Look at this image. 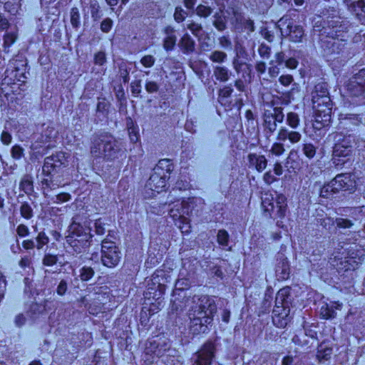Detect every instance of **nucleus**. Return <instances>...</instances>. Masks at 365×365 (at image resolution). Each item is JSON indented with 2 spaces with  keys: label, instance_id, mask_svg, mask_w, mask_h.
Returning <instances> with one entry per match:
<instances>
[{
  "label": "nucleus",
  "instance_id": "33",
  "mask_svg": "<svg viewBox=\"0 0 365 365\" xmlns=\"http://www.w3.org/2000/svg\"><path fill=\"white\" fill-rule=\"evenodd\" d=\"M21 0H0L4 4L5 10L12 15H15L20 9Z\"/></svg>",
  "mask_w": 365,
  "mask_h": 365
},
{
  "label": "nucleus",
  "instance_id": "62",
  "mask_svg": "<svg viewBox=\"0 0 365 365\" xmlns=\"http://www.w3.org/2000/svg\"><path fill=\"white\" fill-rule=\"evenodd\" d=\"M71 200V195L67 192H61L56 196L54 202L61 203L68 202Z\"/></svg>",
  "mask_w": 365,
  "mask_h": 365
},
{
  "label": "nucleus",
  "instance_id": "42",
  "mask_svg": "<svg viewBox=\"0 0 365 365\" xmlns=\"http://www.w3.org/2000/svg\"><path fill=\"white\" fill-rule=\"evenodd\" d=\"M229 234L225 230H220L217 235V241L222 246H227L229 242Z\"/></svg>",
  "mask_w": 365,
  "mask_h": 365
},
{
  "label": "nucleus",
  "instance_id": "48",
  "mask_svg": "<svg viewBox=\"0 0 365 365\" xmlns=\"http://www.w3.org/2000/svg\"><path fill=\"white\" fill-rule=\"evenodd\" d=\"M21 215L26 219H30L33 216V210L28 203H23L20 208Z\"/></svg>",
  "mask_w": 365,
  "mask_h": 365
},
{
  "label": "nucleus",
  "instance_id": "28",
  "mask_svg": "<svg viewBox=\"0 0 365 365\" xmlns=\"http://www.w3.org/2000/svg\"><path fill=\"white\" fill-rule=\"evenodd\" d=\"M187 29H189L192 34L198 38L199 41H200L203 38L205 39L207 38L210 40V38L207 35H205V31H203L201 24L192 21L187 23Z\"/></svg>",
  "mask_w": 365,
  "mask_h": 365
},
{
  "label": "nucleus",
  "instance_id": "58",
  "mask_svg": "<svg viewBox=\"0 0 365 365\" xmlns=\"http://www.w3.org/2000/svg\"><path fill=\"white\" fill-rule=\"evenodd\" d=\"M96 233L102 235L105 233V224L101 218L96 220L94 223Z\"/></svg>",
  "mask_w": 365,
  "mask_h": 365
},
{
  "label": "nucleus",
  "instance_id": "32",
  "mask_svg": "<svg viewBox=\"0 0 365 365\" xmlns=\"http://www.w3.org/2000/svg\"><path fill=\"white\" fill-rule=\"evenodd\" d=\"M335 188H337L335 185H334V181L331 180L329 182L324 185L320 190L319 195L322 197L329 198L333 196V195L339 192V191L335 190Z\"/></svg>",
  "mask_w": 365,
  "mask_h": 365
},
{
  "label": "nucleus",
  "instance_id": "24",
  "mask_svg": "<svg viewBox=\"0 0 365 365\" xmlns=\"http://www.w3.org/2000/svg\"><path fill=\"white\" fill-rule=\"evenodd\" d=\"M329 97L327 89V85L325 83H320L314 86V90L312 93V103H320L324 101V98Z\"/></svg>",
  "mask_w": 365,
  "mask_h": 365
},
{
  "label": "nucleus",
  "instance_id": "21",
  "mask_svg": "<svg viewBox=\"0 0 365 365\" xmlns=\"http://www.w3.org/2000/svg\"><path fill=\"white\" fill-rule=\"evenodd\" d=\"M349 9L354 13L357 19L365 24V1L364 0H344Z\"/></svg>",
  "mask_w": 365,
  "mask_h": 365
},
{
  "label": "nucleus",
  "instance_id": "7",
  "mask_svg": "<svg viewBox=\"0 0 365 365\" xmlns=\"http://www.w3.org/2000/svg\"><path fill=\"white\" fill-rule=\"evenodd\" d=\"M331 108L330 97L324 98V101H320V103H313L312 125L314 129L319 130L329 125Z\"/></svg>",
  "mask_w": 365,
  "mask_h": 365
},
{
  "label": "nucleus",
  "instance_id": "34",
  "mask_svg": "<svg viewBox=\"0 0 365 365\" xmlns=\"http://www.w3.org/2000/svg\"><path fill=\"white\" fill-rule=\"evenodd\" d=\"M57 131L53 126H47L41 134L42 143H51L57 137Z\"/></svg>",
  "mask_w": 365,
  "mask_h": 365
},
{
  "label": "nucleus",
  "instance_id": "29",
  "mask_svg": "<svg viewBox=\"0 0 365 365\" xmlns=\"http://www.w3.org/2000/svg\"><path fill=\"white\" fill-rule=\"evenodd\" d=\"M289 295V288L284 287L279 289L275 299V306L289 307L287 298Z\"/></svg>",
  "mask_w": 365,
  "mask_h": 365
},
{
  "label": "nucleus",
  "instance_id": "55",
  "mask_svg": "<svg viewBox=\"0 0 365 365\" xmlns=\"http://www.w3.org/2000/svg\"><path fill=\"white\" fill-rule=\"evenodd\" d=\"M106 61V53L103 51H98L94 56V62L96 65L103 66Z\"/></svg>",
  "mask_w": 365,
  "mask_h": 365
},
{
  "label": "nucleus",
  "instance_id": "26",
  "mask_svg": "<svg viewBox=\"0 0 365 365\" xmlns=\"http://www.w3.org/2000/svg\"><path fill=\"white\" fill-rule=\"evenodd\" d=\"M173 164L170 159H161L153 169V172L159 173L170 178V173L173 170Z\"/></svg>",
  "mask_w": 365,
  "mask_h": 365
},
{
  "label": "nucleus",
  "instance_id": "3",
  "mask_svg": "<svg viewBox=\"0 0 365 365\" xmlns=\"http://www.w3.org/2000/svg\"><path fill=\"white\" fill-rule=\"evenodd\" d=\"M262 207L264 213L273 218H284L287 210V200L284 194H277L274 197L269 192L262 196Z\"/></svg>",
  "mask_w": 365,
  "mask_h": 365
},
{
  "label": "nucleus",
  "instance_id": "5",
  "mask_svg": "<svg viewBox=\"0 0 365 365\" xmlns=\"http://www.w3.org/2000/svg\"><path fill=\"white\" fill-rule=\"evenodd\" d=\"M319 31L332 39H337L341 41H346L345 37L348 32L349 21L338 15L328 16L327 20L324 21Z\"/></svg>",
  "mask_w": 365,
  "mask_h": 365
},
{
  "label": "nucleus",
  "instance_id": "10",
  "mask_svg": "<svg viewBox=\"0 0 365 365\" xmlns=\"http://www.w3.org/2000/svg\"><path fill=\"white\" fill-rule=\"evenodd\" d=\"M69 155L65 152L59 151L48 156L44 159L43 173L47 175L56 173L68 165Z\"/></svg>",
  "mask_w": 365,
  "mask_h": 365
},
{
  "label": "nucleus",
  "instance_id": "2",
  "mask_svg": "<svg viewBox=\"0 0 365 365\" xmlns=\"http://www.w3.org/2000/svg\"><path fill=\"white\" fill-rule=\"evenodd\" d=\"M329 137L335 142L333 148L332 160L336 165H342L348 161L353 153L352 139L341 133H333Z\"/></svg>",
  "mask_w": 365,
  "mask_h": 365
},
{
  "label": "nucleus",
  "instance_id": "64",
  "mask_svg": "<svg viewBox=\"0 0 365 365\" xmlns=\"http://www.w3.org/2000/svg\"><path fill=\"white\" fill-rule=\"evenodd\" d=\"M272 172L276 176H280L283 174L284 169L281 163L277 161L274 163Z\"/></svg>",
  "mask_w": 365,
  "mask_h": 365
},
{
  "label": "nucleus",
  "instance_id": "52",
  "mask_svg": "<svg viewBox=\"0 0 365 365\" xmlns=\"http://www.w3.org/2000/svg\"><path fill=\"white\" fill-rule=\"evenodd\" d=\"M187 13L181 8L176 7L174 13V18L177 22H182L185 20Z\"/></svg>",
  "mask_w": 365,
  "mask_h": 365
},
{
  "label": "nucleus",
  "instance_id": "11",
  "mask_svg": "<svg viewBox=\"0 0 365 365\" xmlns=\"http://www.w3.org/2000/svg\"><path fill=\"white\" fill-rule=\"evenodd\" d=\"M191 312L200 315L205 316V323H212L215 314L217 312V305L214 298L208 295H202L198 299L197 305Z\"/></svg>",
  "mask_w": 365,
  "mask_h": 365
},
{
  "label": "nucleus",
  "instance_id": "54",
  "mask_svg": "<svg viewBox=\"0 0 365 365\" xmlns=\"http://www.w3.org/2000/svg\"><path fill=\"white\" fill-rule=\"evenodd\" d=\"M113 26V21L110 18L103 19L101 24V30L103 33H108Z\"/></svg>",
  "mask_w": 365,
  "mask_h": 365
},
{
  "label": "nucleus",
  "instance_id": "40",
  "mask_svg": "<svg viewBox=\"0 0 365 365\" xmlns=\"http://www.w3.org/2000/svg\"><path fill=\"white\" fill-rule=\"evenodd\" d=\"M237 21H240V23L242 24V29H244L247 31H254L255 26L254 22L250 19H245L242 16L236 18Z\"/></svg>",
  "mask_w": 365,
  "mask_h": 365
},
{
  "label": "nucleus",
  "instance_id": "15",
  "mask_svg": "<svg viewBox=\"0 0 365 365\" xmlns=\"http://www.w3.org/2000/svg\"><path fill=\"white\" fill-rule=\"evenodd\" d=\"M168 179V176L153 172L145 184V188L152 191L153 195L160 193L165 190Z\"/></svg>",
  "mask_w": 365,
  "mask_h": 365
},
{
  "label": "nucleus",
  "instance_id": "18",
  "mask_svg": "<svg viewBox=\"0 0 365 365\" xmlns=\"http://www.w3.org/2000/svg\"><path fill=\"white\" fill-rule=\"evenodd\" d=\"M289 307L274 306L272 311V322L279 328H284L289 322Z\"/></svg>",
  "mask_w": 365,
  "mask_h": 365
},
{
  "label": "nucleus",
  "instance_id": "9",
  "mask_svg": "<svg viewBox=\"0 0 365 365\" xmlns=\"http://www.w3.org/2000/svg\"><path fill=\"white\" fill-rule=\"evenodd\" d=\"M101 261L107 267H115L121 259V253L114 242L105 239L101 244Z\"/></svg>",
  "mask_w": 365,
  "mask_h": 365
},
{
  "label": "nucleus",
  "instance_id": "20",
  "mask_svg": "<svg viewBox=\"0 0 365 365\" xmlns=\"http://www.w3.org/2000/svg\"><path fill=\"white\" fill-rule=\"evenodd\" d=\"M169 214L174 220L175 225L179 227L182 234H189L191 232L190 220L183 216L178 209H170Z\"/></svg>",
  "mask_w": 365,
  "mask_h": 365
},
{
  "label": "nucleus",
  "instance_id": "1",
  "mask_svg": "<svg viewBox=\"0 0 365 365\" xmlns=\"http://www.w3.org/2000/svg\"><path fill=\"white\" fill-rule=\"evenodd\" d=\"M91 153L94 157H103L107 160H114L125 155L120 144L108 133L93 136Z\"/></svg>",
  "mask_w": 365,
  "mask_h": 365
},
{
  "label": "nucleus",
  "instance_id": "17",
  "mask_svg": "<svg viewBox=\"0 0 365 365\" xmlns=\"http://www.w3.org/2000/svg\"><path fill=\"white\" fill-rule=\"evenodd\" d=\"M200 315L196 312H191L190 313V331L193 334H205L209 331L210 327L212 323H205V316Z\"/></svg>",
  "mask_w": 365,
  "mask_h": 365
},
{
  "label": "nucleus",
  "instance_id": "30",
  "mask_svg": "<svg viewBox=\"0 0 365 365\" xmlns=\"http://www.w3.org/2000/svg\"><path fill=\"white\" fill-rule=\"evenodd\" d=\"M232 93V89L230 86H225L220 89L219 91L218 101L219 103L225 106L230 108V102L229 98Z\"/></svg>",
  "mask_w": 365,
  "mask_h": 365
},
{
  "label": "nucleus",
  "instance_id": "50",
  "mask_svg": "<svg viewBox=\"0 0 365 365\" xmlns=\"http://www.w3.org/2000/svg\"><path fill=\"white\" fill-rule=\"evenodd\" d=\"M129 138L131 142L137 143L139 140V133L138 128L134 125L128 128Z\"/></svg>",
  "mask_w": 365,
  "mask_h": 365
},
{
  "label": "nucleus",
  "instance_id": "45",
  "mask_svg": "<svg viewBox=\"0 0 365 365\" xmlns=\"http://www.w3.org/2000/svg\"><path fill=\"white\" fill-rule=\"evenodd\" d=\"M20 187L25 192H31L33 190V182L31 178L29 176L24 177L20 182Z\"/></svg>",
  "mask_w": 365,
  "mask_h": 365
},
{
  "label": "nucleus",
  "instance_id": "56",
  "mask_svg": "<svg viewBox=\"0 0 365 365\" xmlns=\"http://www.w3.org/2000/svg\"><path fill=\"white\" fill-rule=\"evenodd\" d=\"M220 46L225 49H232V41L228 36H223L219 38Z\"/></svg>",
  "mask_w": 365,
  "mask_h": 365
},
{
  "label": "nucleus",
  "instance_id": "41",
  "mask_svg": "<svg viewBox=\"0 0 365 365\" xmlns=\"http://www.w3.org/2000/svg\"><path fill=\"white\" fill-rule=\"evenodd\" d=\"M210 59L214 63H222L227 59V54L222 51H215L210 56Z\"/></svg>",
  "mask_w": 365,
  "mask_h": 365
},
{
  "label": "nucleus",
  "instance_id": "23",
  "mask_svg": "<svg viewBox=\"0 0 365 365\" xmlns=\"http://www.w3.org/2000/svg\"><path fill=\"white\" fill-rule=\"evenodd\" d=\"M248 163L250 168H254L259 173L265 170L267 165V160L263 155L251 153L248 155Z\"/></svg>",
  "mask_w": 365,
  "mask_h": 365
},
{
  "label": "nucleus",
  "instance_id": "31",
  "mask_svg": "<svg viewBox=\"0 0 365 365\" xmlns=\"http://www.w3.org/2000/svg\"><path fill=\"white\" fill-rule=\"evenodd\" d=\"M327 220L329 221L328 223L331 222V224H334V221L330 217H327V219H324L323 222H322V224L324 227H326L327 225V222H326ZM334 222L336 223V226L339 228H343V229L350 228L354 225V223L352 222L351 220H350L349 219L342 218V217L336 218Z\"/></svg>",
  "mask_w": 365,
  "mask_h": 365
},
{
  "label": "nucleus",
  "instance_id": "63",
  "mask_svg": "<svg viewBox=\"0 0 365 365\" xmlns=\"http://www.w3.org/2000/svg\"><path fill=\"white\" fill-rule=\"evenodd\" d=\"M110 106V103L107 102L105 99H103L101 101H99L97 104V110L98 112L106 113L108 112Z\"/></svg>",
  "mask_w": 365,
  "mask_h": 365
},
{
  "label": "nucleus",
  "instance_id": "44",
  "mask_svg": "<svg viewBox=\"0 0 365 365\" xmlns=\"http://www.w3.org/2000/svg\"><path fill=\"white\" fill-rule=\"evenodd\" d=\"M71 24L76 29L80 25V14L76 7H73L71 10Z\"/></svg>",
  "mask_w": 365,
  "mask_h": 365
},
{
  "label": "nucleus",
  "instance_id": "25",
  "mask_svg": "<svg viewBox=\"0 0 365 365\" xmlns=\"http://www.w3.org/2000/svg\"><path fill=\"white\" fill-rule=\"evenodd\" d=\"M164 33L166 36L163 41V47L168 51H171L174 48L177 41L175 29L172 26H168L165 28Z\"/></svg>",
  "mask_w": 365,
  "mask_h": 365
},
{
  "label": "nucleus",
  "instance_id": "13",
  "mask_svg": "<svg viewBox=\"0 0 365 365\" xmlns=\"http://www.w3.org/2000/svg\"><path fill=\"white\" fill-rule=\"evenodd\" d=\"M110 295L107 287H98L91 298L92 303L88 306L91 314L97 315L103 311V305L109 300Z\"/></svg>",
  "mask_w": 365,
  "mask_h": 365
},
{
  "label": "nucleus",
  "instance_id": "22",
  "mask_svg": "<svg viewBox=\"0 0 365 365\" xmlns=\"http://www.w3.org/2000/svg\"><path fill=\"white\" fill-rule=\"evenodd\" d=\"M285 63L287 68H297L298 61L295 58H289L284 61V54L283 52H278L274 55V59H272L269 64V68H277L278 66Z\"/></svg>",
  "mask_w": 365,
  "mask_h": 365
},
{
  "label": "nucleus",
  "instance_id": "60",
  "mask_svg": "<svg viewBox=\"0 0 365 365\" xmlns=\"http://www.w3.org/2000/svg\"><path fill=\"white\" fill-rule=\"evenodd\" d=\"M215 76L220 81H226L228 79L227 70H215Z\"/></svg>",
  "mask_w": 365,
  "mask_h": 365
},
{
  "label": "nucleus",
  "instance_id": "8",
  "mask_svg": "<svg viewBox=\"0 0 365 365\" xmlns=\"http://www.w3.org/2000/svg\"><path fill=\"white\" fill-rule=\"evenodd\" d=\"M278 27L283 36L289 37V39L294 43L302 41L304 35L303 27L294 25L292 19L288 16H284L278 21Z\"/></svg>",
  "mask_w": 365,
  "mask_h": 365
},
{
  "label": "nucleus",
  "instance_id": "16",
  "mask_svg": "<svg viewBox=\"0 0 365 365\" xmlns=\"http://www.w3.org/2000/svg\"><path fill=\"white\" fill-rule=\"evenodd\" d=\"M347 87L354 96L365 97V70H359V73L350 79Z\"/></svg>",
  "mask_w": 365,
  "mask_h": 365
},
{
  "label": "nucleus",
  "instance_id": "19",
  "mask_svg": "<svg viewBox=\"0 0 365 365\" xmlns=\"http://www.w3.org/2000/svg\"><path fill=\"white\" fill-rule=\"evenodd\" d=\"M215 346L211 342L204 344L201 350L197 353L196 365H210L214 357Z\"/></svg>",
  "mask_w": 365,
  "mask_h": 365
},
{
  "label": "nucleus",
  "instance_id": "43",
  "mask_svg": "<svg viewBox=\"0 0 365 365\" xmlns=\"http://www.w3.org/2000/svg\"><path fill=\"white\" fill-rule=\"evenodd\" d=\"M93 275L94 271L90 267H83L80 270V278L82 281H88Z\"/></svg>",
  "mask_w": 365,
  "mask_h": 365
},
{
  "label": "nucleus",
  "instance_id": "4",
  "mask_svg": "<svg viewBox=\"0 0 365 365\" xmlns=\"http://www.w3.org/2000/svg\"><path fill=\"white\" fill-rule=\"evenodd\" d=\"M92 237L89 227L73 222L69 226L68 235L66 236V242L77 252H81L82 250L88 246Z\"/></svg>",
  "mask_w": 365,
  "mask_h": 365
},
{
  "label": "nucleus",
  "instance_id": "14",
  "mask_svg": "<svg viewBox=\"0 0 365 365\" xmlns=\"http://www.w3.org/2000/svg\"><path fill=\"white\" fill-rule=\"evenodd\" d=\"M334 185L336 186V191H349L350 193L354 192L356 189V182L354 176L351 173L338 174L332 179Z\"/></svg>",
  "mask_w": 365,
  "mask_h": 365
},
{
  "label": "nucleus",
  "instance_id": "39",
  "mask_svg": "<svg viewBox=\"0 0 365 365\" xmlns=\"http://www.w3.org/2000/svg\"><path fill=\"white\" fill-rule=\"evenodd\" d=\"M36 247L38 250H41L43 247L46 245L49 242V237L48 235L45 233V232L41 231L38 232L36 238Z\"/></svg>",
  "mask_w": 365,
  "mask_h": 365
},
{
  "label": "nucleus",
  "instance_id": "35",
  "mask_svg": "<svg viewBox=\"0 0 365 365\" xmlns=\"http://www.w3.org/2000/svg\"><path fill=\"white\" fill-rule=\"evenodd\" d=\"M17 39V32L11 31L6 33L4 36V51L6 53L9 52V48L14 43Z\"/></svg>",
  "mask_w": 365,
  "mask_h": 365
},
{
  "label": "nucleus",
  "instance_id": "59",
  "mask_svg": "<svg viewBox=\"0 0 365 365\" xmlns=\"http://www.w3.org/2000/svg\"><path fill=\"white\" fill-rule=\"evenodd\" d=\"M140 62L143 66H145L146 68H150L151 66H153V64L155 63V58L151 55H147V56H143L141 58Z\"/></svg>",
  "mask_w": 365,
  "mask_h": 365
},
{
  "label": "nucleus",
  "instance_id": "53",
  "mask_svg": "<svg viewBox=\"0 0 365 365\" xmlns=\"http://www.w3.org/2000/svg\"><path fill=\"white\" fill-rule=\"evenodd\" d=\"M57 262V257L56 255L46 254L43 259V264L45 266L51 267L56 264Z\"/></svg>",
  "mask_w": 365,
  "mask_h": 365
},
{
  "label": "nucleus",
  "instance_id": "51",
  "mask_svg": "<svg viewBox=\"0 0 365 365\" xmlns=\"http://www.w3.org/2000/svg\"><path fill=\"white\" fill-rule=\"evenodd\" d=\"M263 181L266 185H270L277 182V178L272 170H268L263 175Z\"/></svg>",
  "mask_w": 365,
  "mask_h": 365
},
{
  "label": "nucleus",
  "instance_id": "27",
  "mask_svg": "<svg viewBox=\"0 0 365 365\" xmlns=\"http://www.w3.org/2000/svg\"><path fill=\"white\" fill-rule=\"evenodd\" d=\"M179 47L183 53L190 54L195 51V43L190 35L185 34L180 41Z\"/></svg>",
  "mask_w": 365,
  "mask_h": 365
},
{
  "label": "nucleus",
  "instance_id": "46",
  "mask_svg": "<svg viewBox=\"0 0 365 365\" xmlns=\"http://www.w3.org/2000/svg\"><path fill=\"white\" fill-rule=\"evenodd\" d=\"M258 52L263 60H268L271 53V48L265 43H261Z\"/></svg>",
  "mask_w": 365,
  "mask_h": 365
},
{
  "label": "nucleus",
  "instance_id": "49",
  "mask_svg": "<svg viewBox=\"0 0 365 365\" xmlns=\"http://www.w3.org/2000/svg\"><path fill=\"white\" fill-rule=\"evenodd\" d=\"M196 13L201 17H207L211 14L212 9L210 6L200 4L197 7Z\"/></svg>",
  "mask_w": 365,
  "mask_h": 365
},
{
  "label": "nucleus",
  "instance_id": "37",
  "mask_svg": "<svg viewBox=\"0 0 365 365\" xmlns=\"http://www.w3.org/2000/svg\"><path fill=\"white\" fill-rule=\"evenodd\" d=\"M302 151L307 158L312 159L316 155L317 148L311 143H306L302 145Z\"/></svg>",
  "mask_w": 365,
  "mask_h": 365
},
{
  "label": "nucleus",
  "instance_id": "36",
  "mask_svg": "<svg viewBox=\"0 0 365 365\" xmlns=\"http://www.w3.org/2000/svg\"><path fill=\"white\" fill-rule=\"evenodd\" d=\"M286 123L289 128L292 130L296 129L300 123V118L299 115L294 112H289L287 114Z\"/></svg>",
  "mask_w": 365,
  "mask_h": 365
},
{
  "label": "nucleus",
  "instance_id": "12",
  "mask_svg": "<svg viewBox=\"0 0 365 365\" xmlns=\"http://www.w3.org/2000/svg\"><path fill=\"white\" fill-rule=\"evenodd\" d=\"M284 119L283 108L281 107H274L269 110H266L263 114V125L266 130L270 133L276 131L277 125L282 123Z\"/></svg>",
  "mask_w": 365,
  "mask_h": 365
},
{
  "label": "nucleus",
  "instance_id": "38",
  "mask_svg": "<svg viewBox=\"0 0 365 365\" xmlns=\"http://www.w3.org/2000/svg\"><path fill=\"white\" fill-rule=\"evenodd\" d=\"M320 316L325 319L334 318L336 316L335 311L330 307L327 304L322 306L320 308Z\"/></svg>",
  "mask_w": 365,
  "mask_h": 365
},
{
  "label": "nucleus",
  "instance_id": "6",
  "mask_svg": "<svg viewBox=\"0 0 365 365\" xmlns=\"http://www.w3.org/2000/svg\"><path fill=\"white\" fill-rule=\"evenodd\" d=\"M302 134L297 130H289L287 127L282 126L277 134L275 142L269 150V155L272 157H280L285 152L283 143L288 140L291 144H297L302 139Z\"/></svg>",
  "mask_w": 365,
  "mask_h": 365
},
{
  "label": "nucleus",
  "instance_id": "57",
  "mask_svg": "<svg viewBox=\"0 0 365 365\" xmlns=\"http://www.w3.org/2000/svg\"><path fill=\"white\" fill-rule=\"evenodd\" d=\"M11 155L16 159L19 160L24 155V149L19 145H14L11 149Z\"/></svg>",
  "mask_w": 365,
  "mask_h": 365
},
{
  "label": "nucleus",
  "instance_id": "47",
  "mask_svg": "<svg viewBox=\"0 0 365 365\" xmlns=\"http://www.w3.org/2000/svg\"><path fill=\"white\" fill-rule=\"evenodd\" d=\"M91 14L94 20H97L101 17L100 6L97 1L94 0L90 4Z\"/></svg>",
  "mask_w": 365,
  "mask_h": 365
},
{
  "label": "nucleus",
  "instance_id": "61",
  "mask_svg": "<svg viewBox=\"0 0 365 365\" xmlns=\"http://www.w3.org/2000/svg\"><path fill=\"white\" fill-rule=\"evenodd\" d=\"M16 232L20 237H24L29 235V230L27 226L24 224H21L17 227Z\"/></svg>",
  "mask_w": 365,
  "mask_h": 365
}]
</instances>
